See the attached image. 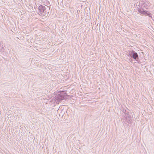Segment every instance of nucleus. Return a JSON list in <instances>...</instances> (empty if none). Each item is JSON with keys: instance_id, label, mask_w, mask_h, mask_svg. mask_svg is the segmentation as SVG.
<instances>
[{"instance_id": "1", "label": "nucleus", "mask_w": 154, "mask_h": 154, "mask_svg": "<svg viewBox=\"0 0 154 154\" xmlns=\"http://www.w3.org/2000/svg\"><path fill=\"white\" fill-rule=\"evenodd\" d=\"M38 13L39 15L42 16L45 15L44 11L45 10V7L44 6L41 5L39 7Z\"/></svg>"}, {"instance_id": "2", "label": "nucleus", "mask_w": 154, "mask_h": 154, "mask_svg": "<svg viewBox=\"0 0 154 154\" xmlns=\"http://www.w3.org/2000/svg\"><path fill=\"white\" fill-rule=\"evenodd\" d=\"M129 52L130 55V56H131L132 53L133 54V57L134 59H136L138 57V55L137 53L134 52L133 51H130Z\"/></svg>"}]
</instances>
